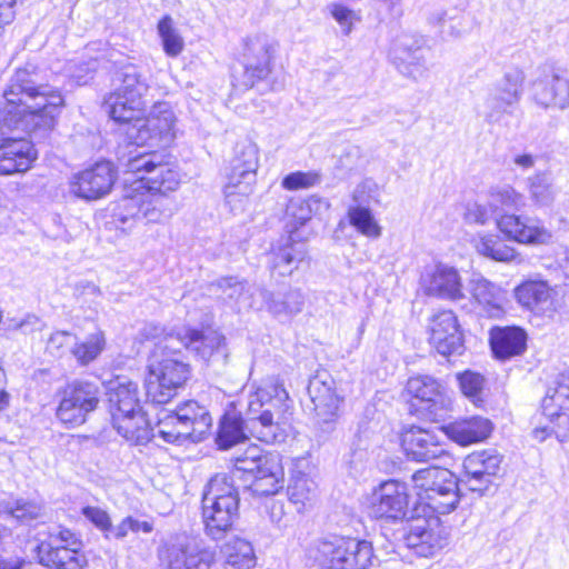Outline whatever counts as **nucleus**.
Wrapping results in <instances>:
<instances>
[{
  "label": "nucleus",
  "mask_w": 569,
  "mask_h": 569,
  "mask_svg": "<svg viewBox=\"0 0 569 569\" xmlns=\"http://www.w3.org/2000/svg\"><path fill=\"white\" fill-rule=\"evenodd\" d=\"M417 501L411 509L406 536L407 546L419 556H432L442 547L440 515L455 510L459 503L458 482L455 475L446 468L429 467L411 476Z\"/></svg>",
  "instance_id": "obj_1"
},
{
  "label": "nucleus",
  "mask_w": 569,
  "mask_h": 569,
  "mask_svg": "<svg viewBox=\"0 0 569 569\" xmlns=\"http://www.w3.org/2000/svg\"><path fill=\"white\" fill-rule=\"evenodd\" d=\"M64 104L58 89L38 84L28 69H18L0 101V131L51 130Z\"/></svg>",
  "instance_id": "obj_2"
},
{
  "label": "nucleus",
  "mask_w": 569,
  "mask_h": 569,
  "mask_svg": "<svg viewBox=\"0 0 569 569\" xmlns=\"http://www.w3.org/2000/svg\"><path fill=\"white\" fill-rule=\"evenodd\" d=\"M291 400L282 383L271 380L249 396L247 429L266 443L282 442Z\"/></svg>",
  "instance_id": "obj_3"
},
{
  "label": "nucleus",
  "mask_w": 569,
  "mask_h": 569,
  "mask_svg": "<svg viewBox=\"0 0 569 569\" xmlns=\"http://www.w3.org/2000/svg\"><path fill=\"white\" fill-rule=\"evenodd\" d=\"M189 366L177 352L174 336L167 335L154 345L146 376V395L154 403H167L189 378Z\"/></svg>",
  "instance_id": "obj_4"
},
{
  "label": "nucleus",
  "mask_w": 569,
  "mask_h": 569,
  "mask_svg": "<svg viewBox=\"0 0 569 569\" xmlns=\"http://www.w3.org/2000/svg\"><path fill=\"white\" fill-rule=\"evenodd\" d=\"M239 516V493L232 477L226 473L213 476L202 496V521L204 532L220 540L232 529Z\"/></svg>",
  "instance_id": "obj_5"
},
{
  "label": "nucleus",
  "mask_w": 569,
  "mask_h": 569,
  "mask_svg": "<svg viewBox=\"0 0 569 569\" xmlns=\"http://www.w3.org/2000/svg\"><path fill=\"white\" fill-rule=\"evenodd\" d=\"M112 84L113 90L103 100L110 117L123 123L143 116L149 82L142 68L137 64L123 66L116 72Z\"/></svg>",
  "instance_id": "obj_6"
},
{
  "label": "nucleus",
  "mask_w": 569,
  "mask_h": 569,
  "mask_svg": "<svg viewBox=\"0 0 569 569\" xmlns=\"http://www.w3.org/2000/svg\"><path fill=\"white\" fill-rule=\"evenodd\" d=\"M307 557L323 569H368L375 552L367 540L332 535L313 541Z\"/></svg>",
  "instance_id": "obj_7"
},
{
  "label": "nucleus",
  "mask_w": 569,
  "mask_h": 569,
  "mask_svg": "<svg viewBox=\"0 0 569 569\" xmlns=\"http://www.w3.org/2000/svg\"><path fill=\"white\" fill-rule=\"evenodd\" d=\"M212 418L208 409L194 400L179 405L174 411L159 418L158 435L169 443H179L190 439L199 442L209 431Z\"/></svg>",
  "instance_id": "obj_8"
},
{
  "label": "nucleus",
  "mask_w": 569,
  "mask_h": 569,
  "mask_svg": "<svg viewBox=\"0 0 569 569\" xmlns=\"http://www.w3.org/2000/svg\"><path fill=\"white\" fill-rule=\"evenodd\" d=\"M126 137L137 147L162 148L176 138L177 117L168 102H157L149 114L127 122Z\"/></svg>",
  "instance_id": "obj_9"
},
{
  "label": "nucleus",
  "mask_w": 569,
  "mask_h": 569,
  "mask_svg": "<svg viewBox=\"0 0 569 569\" xmlns=\"http://www.w3.org/2000/svg\"><path fill=\"white\" fill-rule=\"evenodd\" d=\"M59 396L57 418L68 427H78L97 409L100 402V388L91 381L74 380L68 383Z\"/></svg>",
  "instance_id": "obj_10"
},
{
  "label": "nucleus",
  "mask_w": 569,
  "mask_h": 569,
  "mask_svg": "<svg viewBox=\"0 0 569 569\" xmlns=\"http://www.w3.org/2000/svg\"><path fill=\"white\" fill-rule=\"evenodd\" d=\"M117 210L116 217L122 223L134 219L162 223L172 217L174 201L168 194L148 190L147 193L123 197Z\"/></svg>",
  "instance_id": "obj_11"
},
{
  "label": "nucleus",
  "mask_w": 569,
  "mask_h": 569,
  "mask_svg": "<svg viewBox=\"0 0 569 569\" xmlns=\"http://www.w3.org/2000/svg\"><path fill=\"white\" fill-rule=\"evenodd\" d=\"M408 505L407 485L393 479L382 481L367 497V508L371 517L392 521L407 519L412 525Z\"/></svg>",
  "instance_id": "obj_12"
},
{
  "label": "nucleus",
  "mask_w": 569,
  "mask_h": 569,
  "mask_svg": "<svg viewBox=\"0 0 569 569\" xmlns=\"http://www.w3.org/2000/svg\"><path fill=\"white\" fill-rule=\"evenodd\" d=\"M159 558L168 569H210L214 561L212 551L199 548L186 533L170 537L159 550Z\"/></svg>",
  "instance_id": "obj_13"
},
{
  "label": "nucleus",
  "mask_w": 569,
  "mask_h": 569,
  "mask_svg": "<svg viewBox=\"0 0 569 569\" xmlns=\"http://www.w3.org/2000/svg\"><path fill=\"white\" fill-rule=\"evenodd\" d=\"M335 385L333 378L326 370L317 371L308 385L316 420L323 431L331 430L339 418L342 398L336 393Z\"/></svg>",
  "instance_id": "obj_14"
},
{
  "label": "nucleus",
  "mask_w": 569,
  "mask_h": 569,
  "mask_svg": "<svg viewBox=\"0 0 569 569\" xmlns=\"http://www.w3.org/2000/svg\"><path fill=\"white\" fill-rule=\"evenodd\" d=\"M516 301L525 309L547 318H553L562 308L558 286L543 279H528L513 289Z\"/></svg>",
  "instance_id": "obj_15"
},
{
  "label": "nucleus",
  "mask_w": 569,
  "mask_h": 569,
  "mask_svg": "<svg viewBox=\"0 0 569 569\" xmlns=\"http://www.w3.org/2000/svg\"><path fill=\"white\" fill-rule=\"evenodd\" d=\"M406 392L433 419L442 418L451 406L446 387L436 378L418 375L408 379Z\"/></svg>",
  "instance_id": "obj_16"
},
{
  "label": "nucleus",
  "mask_w": 569,
  "mask_h": 569,
  "mask_svg": "<svg viewBox=\"0 0 569 569\" xmlns=\"http://www.w3.org/2000/svg\"><path fill=\"white\" fill-rule=\"evenodd\" d=\"M502 456L496 450H481L468 455L463 460L461 482L475 492L485 493L500 471Z\"/></svg>",
  "instance_id": "obj_17"
},
{
  "label": "nucleus",
  "mask_w": 569,
  "mask_h": 569,
  "mask_svg": "<svg viewBox=\"0 0 569 569\" xmlns=\"http://www.w3.org/2000/svg\"><path fill=\"white\" fill-rule=\"evenodd\" d=\"M426 40L416 33H401L392 42L390 54L398 70L406 77L419 80L428 72L427 60L423 54Z\"/></svg>",
  "instance_id": "obj_18"
},
{
  "label": "nucleus",
  "mask_w": 569,
  "mask_h": 569,
  "mask_svg": "<svg viewBox=\"0 0 569 569\" xmlns=\"http://www.w3.org/2000/svg\"><path fill=\"white\" fill-rule=\"evenodd\" d=\"M278 43L263 34L247 40L243 52V84L248 88L257 81L266 79L271 72V61L277 52Z\"/></svg>",
  "instance_id": "obj_19"
},
{
  "label": "nucleus",
  "mask_w": 569,
  "mask_h": 569,
  "mask_svg": "<svg viewBox=\"0 0 569 569\" xmlns=\"http://www.w3.org/2000/svg\"><path fill=\"white\" fill-rule=\"evenodd\" d=\"M114 180L113 166L108 161H101L76 173L71 179L70 190L78 198L97 200L111 191Z\"/></svg>",
  "instance_id": "obj_20"
},
{
  "label": "nucleus",
  "mask_w": 569,
  "mask_h": 569,
  "mask_svg": "<svg viewBox=\"0 0 569 569\" xmlns=\"http://www.w3.org/2000/svg\"><path fill=\"white\" fill-rule=\"evenodd\" d=\"M525 73L518 68H512L505 72L498 80L493 92L487 99L485 118L489 123H497L502 116L508 112V108L518 103L521 98Z\"/></svg>",
  "instance_id": "obj_21"
},
{
  "label": "nucleus",
  "mask_w": 569,
  "mask_h": 569,
  "mask_svg": "<svg viewBox=\"0 0 569 569\" xmlns=\"http://www.w3.org/2000/svg\"><path fill=\"white\" fill-rule=\"evenodd\" d=\"M430 343L445 356L463 352V337L456 315L450 310L436 313L430 322Z\"/></svg>",
  "instance_id": "obj_22"
},
{
  "label": "nucleus",
  "mask_w": 569,
  "mask_h": 569,
  "mask_svg": "<svg viewBox=\"0 0 569 569\" xmlns=\"http://www.w3.org/2000/svg\"><path fill=\"white\" fill-rule=\"evenodd\" d=\"M422 287L428 296L440 299L456 301L465 297L459 271L445 263H438L425 273Z\"/></svg>",
  "instance_id": "obj_23"
},
{
  "label": "nucleus",
  "mask_w": 569,
  "mask_h": 569,
  "mask_svg": "<svg viewBox=\"0 0 569 569\" xmlns=\"http://www.w3.org/2000/svg\"><path fill=\"white\" fill-rule=\"evenodd\" d=\"M497 227L509 240L523 244H547L552 233L538 221L516 214H502L497 218Z\"/></svg>",
  "instance_id": "obj_24"
},
{
  "label": "nucleus",
  "mask_w": 569,
  "mask_h": 569,
  "mask_svg": "<svg viewBox=\"0 0 569 569\" xmlns=\"http://www.w3.org/2000/svg\"><path fill=\"white\" fill-rule=\"evenodd\" d=\"M37 158L32 143L22 137L0 139V174H13L30 169Z\"/></svg>",
  "instance_id": "obj_25"
},
{
  "label": "nucleus",
  "mask_w": 569,
  "mask_h": 569,
  "mask_svg": "<svg viewBox=\"0 0 569 569\" xmlns=\"http://www.w3.org/2000/svg\"><path fill=\"white\" fill-rule=\"evenodd\" d=\"M533 98L543 108L569 107V80L553 68L533 82Z\"/></svg>",
  "instance_id": "obj_26"
},
{
  "label": "nucleus",
  "mask_w": 569,
  "mask_h": 569,
  "mask_svg": "<svg viewBox=\"0 0 569 569\" xmlns=\"http://www.w3.org/2000/svg\"><path fill=\"white\" fill-rule=\"evenodd\" d=\"M401 445L407 458L418 462H427L446 453L438 436L419 427L407 430L402 436Z\"/></svg>",
  "instance_id": "obj_27"
},
{
  "label": "nucleus",
  "mask_w": 569,
  "mask_h": 569,
  "mask_svg": "<svg viewBox=\"0 0 569 569\" xmlns=\"http://www.w3.org/2000/svg\"><path fill=\"white\" fill-rule=\"evenodd\" d=\"M174 343H180L186 349L193 351L201 359H209L216 352L223 351L226 339L214 330L199 331L192 328L183 327L177 331Z\"/></svg>",
  "instance_id": "obj_28"
},
{
  "label": "nucleus",
  "mask_w": 569,
  "mask_h": 569,
  "mask_svg": "<svg viewBox=\"0 0 569 569\" xmlns=\"http://www.w3.org/2000/svg\"><path fill=\"white\" fill-rule=\"evenodd\" d=\"M527 332L519 327H496L490 330L489 341L493 356L509 360L520 356L527 348Z\"/></svg>",
  "instance_id": "obj_29"
},
{
  "label": "nucleus",
  "mask_w": 569,
  "mask_h": 569,
  "mask_svg": "<svg viewBox=\"0 0 569 569\" xmlns=\"http://www.w3.org/2000/svg\"><path fill=\"white\" fill-rule=\"evenodd\" d=\"M107 395L112 417L134 413L141 409L138 385L127 378L110 381Z\"/></svg>",
  "instance_id": "obj_30"
},
{
  "label": "nucleus",
  "mask_w": 569,
  "mask_h": 569,
  "mask_svg": "<svg viewBox=\"0 0 569 569\" xmlns=\"http://www.w3.org/2000/svg\"><path fill=\"white\" fill-rule=\"evenodd\" d=\"M471 293L479 307V313L488 318H500L505 313L503 291L485 278L472 280Z\"/></svg>",
  "instance_id": "obj_31"
},
{
  "label": "nucleus",
  "mask_w": 569,
  "mask_h": 569,
  "mask_svg": "<svg viewBox=\"0 0 569 569\" xmlns=\"http://www.w3.org/2000/svg\"><path fill=\"white\" fill-rule=\"evenodd\" d=\"M259 168V148L249 140L238 141L233 149V157L230 160V172L228 176L233 179L256 180Z\"/></svg>",
  "instance_id": "obj_32"
},
{
  "label": "nucleus",
  "mask_w": 569,
  "mask_h": 569,
  "mask_svg": "<svg viewBox=\"0 0 569 569\" xmlns=\"http://www.w3.org/2000/svg\"><path fill=\"white\" fill-rule=\"evenodd\" d=\"M491 422L482 417L460 420L446 427L447 436L461 446H468L487 439L491 432Z\"/></svg>",
  "instance_id": "obj_33"
},
{
  "label": "nucleus",
  "mask_w": 569,
  "mask_h": 569,
  "mask_svg": "<svg viewBox=\"0 0 569 569\" xmlns=\"http://www.w3.org/2000/svg\"><path fill=\"white\" fill-rule=\"evenodd\" d=\"M266 307L276 317L291 318L302 311L305 296L300 289H289L283 293H274L260 289Z\"/></svg>",
  "instance_id": "obj_34"
},
{
  "label": "nucleus",
  "mask_w": 569,
  "mask_h": 569,
  "mask_svg": "<svg viewBox=\"0 0 569 569\" xmlns=\"http://www.w3.org/2000/svg\"><path fill=\"white\" fill-rule=\"evenodd\" d=\"M112 421L119 435L134 445H144L153 437V429L142 409L134 413L114 416Z\"/></svg>",
  "instance_id": "obj_35"
},
{
  "label": "nucleus",
  "mask_w": 569,
  "mask_h": 569,
  "mask_svg": "<svg viewBox=\"0 0 569 569\" xmlns=\"http://www.w3.org/2000/svg\"><path fill=\"white\" fill-rule=\"evenodd\" d=\"M211 291L231 307H237L238 309L253 307L251 287L238 278H221L211 284Z\"/></svg>",
  "instance_id": "obj_36"
},
{
  "label": "nucleus",
  "mask_w": 569,
  "mask_h": 569,
  "mask_svg": "<svg viewBox=\"0 0 569 569\" xmlns=\"http://www.w3.org/2000/svg\"><path fill=\"white\" fill-rule=\"evenodd\" d=\"M282 486L283 469L276 457L264 461L262 469L256 473L248 488L253 496L263 497L278 493Z\"/></svg>",
  "instance_id": "obj_37"
},
{
  "label": "nucleus",
  "mask_w": 569,
  "mask_h": 569,
  "mask_svg": "<svg viewBox=\"0 0 569 569\" xmlns=\"http://www.w3.org/2000/svg\"><path fill=\"white\" fill-rule=\"evenodd\" d=\"M306 257L305 244L293 241L292 236H289L283 244L272 251L271 269L280 276H290Z\"/></svg>",
  "instance_id": "obj_38"
},
{
  "label": "nucleus",
  "mask_w": 569,
  "mask_h": 569,
  "mask_svg": "<svg viewBox=\"0 0 569 569\" xmlns=\"http://www.w3.org/2000/svg\"><path fill=\"white\" fill-rule=\"evenodd\" d=\"M289 501L298 512L312 508L317 500V483L308 475L296 471L287 488Z\"/></svg>",
  "instance_id": "obj_39"
},
{
  "label": "nucleus",
  "mask_w": 569,
  "mask_h": 569,
  "mask_svg": "<svg viewBox=\"0 0 569 569\" xmlns=\"http://www.w3.org/2000/svg\"><path fill=\"white\" fill-rule=\"evenodd\" d=\"M180 180L179 171L172 164L162 162L161 158L149 176H140V181L146 183L148 190L164 194L176 191Z\"/></svg>",
  "instance_id": "obj_40"
},
{
  "label": "nucleus",
  "mask_w": 569,
  "mask_h": 569,
  "mask_svg": "<svg viewBox=\"0 0 569 569\" xmlns=\"http://www.w3.org/2000/svg\"><path fill=\"white\" fill-rule=\"evenodd\" d=\"M475 247L479 254L498 262L516 261L520 263L522 261L515 248L508 246L495 234H479Z\"/></svg>",
  "instance_id": "obj_41"
},
{
  "label": "nucleus",
  "mask_w": 569,
  "mask_h": 569,
  "mask_svg": "<svg viewBox=\"0 0 569 569\" xmlns=\"http://www.w3.org/2000/svg\"><path fill=\"white\" fill-rule=\"evenodd\" d=\"M251 436L247 429V419L242 420L236 413H227L220 421L217 435V445L220 449L227 450Z\"/></svg>",
  "instance_id": "obj_42"
},
{
  "label": "nucleus",
  "mask_w": 569,
  "mask_h": 569,
  "mask_svg": "<svg viewBox=\"0 0 569 569\" xmlns=\"http://www.w3.org/2000/svg\"><path fill=\"white\" fill-rule=\"evenodd\" d=\"M527 189L530 200L537 207H550L557 194L550 172L541 171L527 179Z\"/></svg>",
  "instance_id": "obj_43"
},
{
  "label": "nucleus",
  "mask_w": 569,
  "mask_h": 569,
  "mask_svg": "<svg viewBox=\"0 0 569 569\" xmlns=\"http://www.w3.org/2000/svg\"><path fill=\"white\" fill-rule=\"evenodd\" d=\"M256 180L233 179L228 176V181L223 188L224 201L233 213L242 212L248 202L249 197L253 192Z\"/></svg>",
  "instance_id": "obj_44"
},
{
  "label": "nucleus",
  "mask_w": 569,
  "mask_h": 569,
  "mask_svg": "<svg viewBox=\"0 0 569 569\" xmlns=\"http://www.w3.org/2000/svg\"><path fill=\"white\" fill-rule=\"evenodd\" d=\"M106 347V336L100 329L90 333L83 341L74 342L72 355L81 365H88L96 360Z\"/></svg>",
  "instance_id": "obj_45"
},
{
  "label": "nucleus",
  "mask_w": 569,
  "mask_h": 569,
  "mask_svg": "<svg viewBox=\"0 0 569 569\" xmlns=\"http://www.w3.org/2000/svg\"><path fill=\"white\" fill-rule=\"evenodd\" d=\"M47 558L56 569H83L87 565V558L81 553V548L51 547Z\"/></svg>",
  "instance_id": "obj_46"
},
{
  "label": "nucleus",
  "mask_w": 569,
  "mask_h": 569,
  "mask_svg": "<svg viewBox=\"0 0 569 569\" xmlns=\"http://www.w3.org/2000/svg\"><path fill=\"white\" fill-rule=\"evenodd\" d=\"M227 562L237 569L254 566L256 557L251 543L241 538H233L224 547Z\"/></svg>",
  "instance_id": "obj_47"
},
{
  "label": "nucleus",
  "mask_w": 569,
  "mask_h": 569,
  "mask_svg": "<svg viewBox=\"0 0 569 569\" xmlns=\"http://www.w3.org/2000/svg\"><path fill=\"white\" fill-rule=\"evenodd\" d=\"M349 222L361 234L377 239L381 236V227L376 220L372 211L363 206H350L348 209Z\"/></svg>",
  "instance_id": "obj_48"
},
{
  "label": "nucleus",
  "mask_w": 569,
  "mask_h": 569,
  "mask_svg": "<svg viewBox=\"0 0 569 569\" xmlns=\"http://www.w3.org/2000/svg\"><path fill=\"white\" fill-rule=\"evenodd\" d=\"M489 207L497 213L507 209H520L525 204L523 196L511 186L491 188L488 194Z\"/></svg>",
  "instance_id": "obj_49"
},
{
  "label": "nucleus",
  "mask_w": 569,
  "mask_h": 569,
  "mask_svg": "<svg viewBox=\"0 0 569 569\" xmlns=\"http://www.w3.org/2000/svg\"><path fill=\"white\" fill-rule=\"evenodd\" d=\"M41 506L27 500L1 501L0 515L16 519L20 523H28L41 515Z\"/></svg>",
  "instance_id": "obj_50"
},
{
  "label": "nucleus",
  "mask_w": 569,
  "mask_h": 569,
  "mask_svg": "<svg viewBox=\"0 0 569 569\" xmlns=\"http://www.w3.org/2000/svg\"><path fill=\"white\" fill-rule=\"evenodd\" d=\"M312 210L310 202L300 198L291 199L286 209V228L290 236L311 219Z\"/></svg>",
  "instance_id": "obj_51"
},
{
  "label": "nucleus",
  "mask_w": 569,
  "mask_h": 569,
  "mask_svg": "<svg viewBox=\"0 0 569 569\" xmlns=\"http://www.w3.org/2000/svg\"><path fill=\"white\" fill-rule=\"evenodd\" d=\"M161 158L156 152H139L131 154L124 159L122 166L128 172L136 173L140 180V176H149L154 168L157 161Z\"/></svg>",
  "instance_id": "obj_52"
},
{
  "label": "nucleus",
  "mask_w": 569,
  "mask_h": 569,
  "mask_svg": "<svg viewBox=\"0 0 569 569\" xmlns=\"http://www.w3.org/2000/svg\"><path fill=\"white\" fill-rule=\"evenodd\" d=\"M158 32L161 37L163 49L171 57L178 56L183 49V40L172 27V20L164 17L158 23Z\"/></svg>",
  "instance_id": "obj_53"
},
{
  "label": "nucleus",
  "mask_w": 569,
  "mask_h": 569,
  "mask_svg": "<svg viewBox=\"0 0 569 569\" xmlns=\"http://www.w3.org/2000/svg\"><path fill=\"white\" fill-rule=\"evenodd\" d=\"M277 456L260 453L259 448L253 447L246 451L243 456H238L234 459V468L237 471H242L256 476L262 469L264 461L274 459Z\"/></svg>",
  "instance_id": "obj_54"
},
{
  "label": "nucleus",
  "mask_w": 569,
  "mask_h": 569,
  "mask_svg": "<svg viewBox=\"0 0 569 569\" xmlns=\"http://www.w3.org/2000/svg\"><path fill=\"white\" fill-rule=\"evenodd\" d=\"M541 408L546 417H555L559 412L569 410V395L550 387L542 399Z\"/></svg>",
  "instance_id": "obj_55"
},
{
  "label": "nucleus",
  "mask_w": 569,
  "mask_h": 569,
  "mask_svg": "<svg viewBox=\"0 0 569 569\" xmlns=\"http://www.w3.org/2000/svg\"><path fill=\"white\" fill-rule=\"evenodd\" d=\"M328 12L339 23L345 34L352 31L355 23L361 20L360 13L341 3H330L327 6Z\"/></svg>",
  "instance_id": "obj_56"
},
{
  "label": "nucleus",
  "mask_w": 569,
  "mask_h": 569,
  "mask_svg": "<svg viewBox=\"0 0 569 569\" xmlns=\"http://www.w3.org/2000/svg\"><path fill=\"white\" fill-rule=\"evenodd\" d=\"M460 389L473 403L481 400L483 377L479 373L466 371L458 376Z\"/></svg>",
  "instance_id": "obj_57"
},
{
  "label": "nucleus",
  "mask_w": 569,
  "mask_h": 569,
  "mask_svg": "<svg viewBox=\"0 0 569 569\" xmlns=\"http://www.w3.org/2000/svg\"><path fill=\"white\" fill-rule=\"evenodd\" d=\"M352 206L370 207L371 203L379 202V188L371 180H365L359 183L352 193Z\"/></svg>",
  "instance_id": "obj_58"
},
{
  "label": "nucleus",
  "mask_w": 569,
  "mask_h": 569,
  "mask_svg": "<svg viewBox=\"0 0 569 569\" xmlns=\"http://www.w3.org/2000/svg\"><path fill=\"white\" fill-rule=\"evenodd\" d=\"M320 182L317 172H292L282 179V187L287 190H298L313 187Z\"/></svg>",
  "instance_id": "obj_59"
},
{
  "label": "nucleus",
  "mask_w": 569,
  "mask_h": 569,
  "mask_svg": "<svg viewBox=\"0 0 569 569\" xmlns=\"http://www.w3.org/2000/svg\"><path fill=\"white\" fill-rule=\"evenodd\" d=\"M76 337L69 331L53 332L47 342V350L56 357H61L68 349H72Z\"/></svg>",
  "instance_id": "obj_60"
},
{
  "label": "nucleus",
  "mask_w": 569,
  "mask_h": 569,
  "mask_svg": "<svg viewBox=\"0 0 569 569\" xmlns=\"http://www.w3.org/2000/svg\"><path fill=\"white\" fill-rule=\"evenodd\" d=\"M493 214L489 201L486 204L472 202L467 204L463 219L468 223L486 224Z\"/></svg>",
  "instance_id": "obj_61"
},
{
  "label": "nucleus",
  "mask_w": 569,
  "mask_h": 569,
  "mask_svg": "<svg viewBox=\"0 0 569 569\" xmlns=\"http://www.w3.org/2000/svg\"><path fill=\"white\" fill-rule=\"evenodd\" d=\"M82 515L93 523L104 536L111 529V519L108 512L99 507L87 506L82 509Z\"/></svg>",
  "instance_id": "obj_62"
},
{
  "label": "nucleus",
  "mask_w": 569,
  "mask_h": 569,
  "mask_svg": "<svg viewBox=\"0 0 569 569\" xmlns=\"http://www.w3.org/2000/svg\"><path fill=\"white\" fill-rule=\"evenodd\" d=\"M552 423V431L556 438L563 442L569 437V410L557 413L555 417H547Z\"/></svg>",
  "instance_id": "obj_63"
},
{
  "label": "nucleus",
  "mask_w": 569,
  "mask_h": 569,
  "mask_svg": "<svg viewBox=\"0 0 569 569\" xmlns=\"http://www.w3.org/2000/svg\"><path fill=\"white\" fill-rule=\"evenodd\" d=\"M51 538L57 542L56 547L82 548V541L67 528H60L57 533L51 535Z\"/></svg>",
  "instance_id": "obj_64"
}]
</instances>
